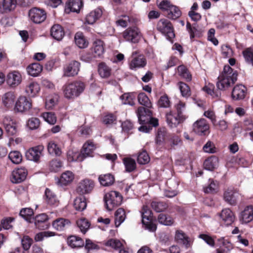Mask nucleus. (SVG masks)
Returning a JSON list of instances; mask_svg holds the SVG:
<instances>
[{
    "label": "nucleus",
    "instance_id": "1",
    "mask_svg": "<svg viewBox=\"0 0 253 253\" xmlns=\"http://www.w3.org/2000/svg\"><path fill=\"white\" fill-rule=\"evenodd\" d=\"M216 83L217 88L224 90L233 84L237 80V73L229 65H225L223 70L218 76Z\"/></svg>",
    "mask_w": 253,
    "mask_h": 253
},
{
    "label": "nucleus",
    "instance_id": "2",
    "mask_svg": "<svg viewBox=\"0 0 253 253\" xmlns=\"http://www.w3.org/2000/svg\"><path fill=\"white\" fill-rule=\"evenodd\" d=\"M84 88V84L79 81L67 83L62 87L64 96L68 99H74L78 97Z\"/></svg>",
    "mask_w": 253,
    "mask_h": 253
},
{
    "label": "nucleus",
    "instance_id": "3",
    "mask_svg": "<svg viewBox=\"0 0 253 253\" xmlns=\"http://www.w3.org/2000/svg\"><path fill=\"white\" fill-rule=\"evenodd\" d=\"M122 201V196L119 192L116 191H111L107 193L104 196L105 206L108 211H112L120 206Z\"/></svg>",
    "mask_w": 253,
    "mask_h": 253
},
{
    "label": "nucleus",
    "instance_id": "4",
    "mask_svg": "<svg viewBox=\"0 0 253 253\" xmlns=\"http://www.w3.org/2000/svg\"><path fill=\"white\" fill-rule=\"evenodd\" d=\"M142 216V222L145 228L150 232L156 230V224L152 221V211L147 205H144L140 211Z\"/></svg>",
    "mask_w": 253,
    "mask_h": 253
},
{
    "label": "nucleus",
    "instance_id": "5",
    "mask_svg": "<svg viewBox=\"0 0 253 253\" xmlns=\"http://www.w3.org/2000/svg\"><path fill=\"white\" fill-rule=\"evenodd\" d=\"M157 29L169 40L175 36L172 25L167 19H161L158 23Z\"/></svg>",
    "mask_w": 253,
    "mask_h": 253
},
{
    "label": "nucleus",
    "instance_id": "6",
    "mask_svg": "<svg viewBox=\"0 0 253 253\" xmlns=\"http://www.w3.org/2000/svg\"><path fill=\"white\" fill-rule=\"evenodd\" d=\"M32 106V100L25 96H20L16 100L14 110L15 111L24 113L28 111Z\"/></svg>",
    "mask_w": 253,
    "mask_h": 253
},
{
    "label": "nucleus",
    "instance_id": "7",
    "mask_svg": "<svg viewBox=\"0 0 253 253\" xmlns=\"http://www.w3.org/2000/svg\"><path fill=\"white\" fill-rule=\"evenodd\" d=\"M193 131L197 134L203 136L208 133L210 126L207 120L204 118L197 120L193 124Z\"/></svg>",
    "mask_w": 253,
    "mask_h": 253
},
{
    "label": "nucleus",
    "instance_id": "8",
    "mask_svg": "<svg viewBox=\"0 0 253 253\" xmlns=\"http://www.w3.org/2000/svg\"><path fill=\"white\" fill-rule=\"evenodd\" d=\"M166 121L170 127H175L183 123L186 119L185 116H179L173 111H169L166 114Z\"/></svg>",
    "mask_w": 253,
    "mask_h": 253
},
{
    "label": "nucleus",
    "instance_id": "9",
    "mask_svg": "<svg viewBox=\"0 0 253 253\" xmlns=\"http://www.w3.org/2000/svg\"><path fill=\"white\" fill-rule=\"evenodd\" d=\"M123 36L126 41L136 43L140 38V31L136 27L127 28L123 32Z\"/></svg>",
    "mask_w": 253,
    "mask_h": 253
},
{
    "label": "nucleus",
    "instance_id": "10",
    "mask_svg": "<svg viewBox=\"0 0 253 253\" xmlns=\"http://www.w3.org/2000/svg\"><path fill=\"white\" fill-rule=\"evenodd\" d=\"M136 112L140 124L146 125L151 121L152 112L149 109L139 107Z\"/></svg>",
    "mask_w": 253,
    "mask_h": 253
},
{
    "label": "nucleus",
    "instance_id": "11",
    "mask_svg": "<svg viewBox=\"0 0 253 253\" xmlns=\"http://www.w3.org/2000/svg\"><path fill=\"white\" fill-rule=\"evenodd\" d=\"M28 174L27 169L24 167L15 169L12 172L11 181L13 183H19L25 180Z\"/></svg>",
    "mask_w": 253,
    "mask_h": 253
},
{
    "label": "nucleus",
    "instance_id": "12",
    "mask_svg": "<svg viewBox=\"0 0 253 253\" xmlns=\"http://www.w3.org/2000/svg\"><path fill=\"white\" fill-rule=\"evenodd\" d=\"M136 54V51H134L132 53V59L129 64L130 69L133 70H135L138 68H143L146 64L145 58L142 55L135 56Z\"/></svg>",
    "mask_w": 253,
    "mask_h": 253
},
{
    "label": "nucleus",
    "instance_id": "13",
    "mask_svg": "<svg viewBox=\"0 0 253 253\" xmlns=\"http://www.w3.org/2000/svg\"><path fill=\"white\" fill-rule=\"evenodd\" d=\"M43 149L42 145L32 147L26 152V157L29 160L37 162L40 160Z\"/></svg>",
    "mask_w": 253,
    "mask_h": 253
},
{
    "label": "nucleus",
    "instance_id": "14",
    "mask_svg": "<svg viewBox=\"0 0 253 253\" xmlns=\"http://www.w3.org/2000/svg\"><path fill=\"white\" fill-rule=\"evenodd\" d=\"M29 16L31 20L35 23H41L46 18V13L43 9L33 8L30 10Z\"/></svg>",
    "mask_w": 253,
    "mask_h": 253
},
{
    "label": "nucleus",
    "instance_id": "15",
    "mask_svg": "<svg viewBox=\"0 0 253 253\" xmlns=\"http://www.w3.org/2000/svg\"><path fill=\"white\" fill-rule=\"evenodd\" d=\"M80 68V63L77 61H72L64 67L63 76L65 77H73L77 75Z\"/></svg>",
    "mask_w": 253,
    "mask_h": 253
},
{
    "label": "nucleus",
    "instance_id": "16",
    "mask_svg": "<svg viewBox=\"0 0 253 253\" xmlns=\"http://www.w3.org/2000/svg\"><path fill=\"white\" fill-rule=\"evenodd\" d=\"M94 186V183L92 180L84 179L79 182L77 191L80 194H88L92 190Z\"/></svg>",
    "mask_w": 253,
    "mask_h": 253
},
{
    "label": "nucleus",
    "instance_id": "17",
    "mask_svg": "<svg viewBox=\"0 0 253 253\" xmlns=\"http://www.w3.org/2000/svg\"><path fill=\"white\" fill-rule=\"evenodd\" d=\"M241 197L240 194L233 188H228L224 193L223 198L225 202L230 205H235L238 200Z\"/></svg>",
    "mask_w": 253,
    "mask_h": 253
},
{
    "label": "nucleus",
    "instance_id": "18",
    "mask_svg": "<svg viewBox=\"0 0 253 253\" xmlns=\"http://www.w3.org/2000/svg\"><path fill=\"white\" fill-rule=\"evenodd\" d=\"M6 81L9 86L14 88L20 84L22 81V77L19 72L14 71L7 74Z\"/></svg>",
    "mask_w": 253,
    "mask_h": 253
},
{
    "label": "nucleus",
    "instance_id": "19",
    "mask_svg": "<svg viewBox=\"0 0 253 253\" xmlns=\"http://www.w3.org/2000/svg\"><path fill=\"white\" fill-rule=\"evenodd\" d=\"M49 217L45 213H42L37 215L35 218V224L37 228L40 230L47 229L49 226L48 222Z\"/></svg>",
    "mask_w": 253,
    "mask_h": 253
},
{
    "label": "nucleus",
    "instance_id": "20",
    "mask_svg": "<svg viewBox=\"0 0 253 253\" xmlns=\"http://www.w3.org/2000/svg\"><path fill=\"white\" fill-rule=\"evenodd\" d=\"M240 221L242 223H248L253 220V206H247L239 216Z\"/></svg>",
    "mask_w": 253,
    "mask_h": 253
},
{
    "label": "nucleus",
    "instance_id": "21",
    "mask_svg": "<svg viewBox=\"0 0 253 253\" xmlns=\"http://www.w3.org/2000/svg\"><path fill=\"white\" fill-rule=\"evenodd\" d=\"M247 88L244 85L237 84L235 85L232 91L231 96L233 99L238 100L245 98Z\"/></svg>",
    "mask_w": 253,
    "mask_h": 253
},
{
    "label": "nucleus",
    "instance_id": "22",
    "mask_svg": "<svg viewBox=\"0 0 253 253\" xmlns=\"http://www.w3.org/2000/svg\"><path fill=\"white\" fill-rule=\"evenodd\" d=\"M219 216L227 226L231 225L234 222L235 219L233 212L228 208L223 209L219 213Z\"/></svg>",
    "mask_w": 253,
    "mask_h": 253
},
{
    "label": "nucleus",
    "instance_id": "23",
    "mask_svg": "<svg viewBox=\"0 0 253 253\" xmlns=\"http://www.w3.org/2000/svg\"><path fill=\"white\" fill-rule=\"evenodd\" d=\"M83 2L81 0H69L66 3L65 10L67 13L70 12H79L83 6Z\"/></svg>",
    "mask_w": 253,
    "mask_h": 253
},
{
    "label": "nucleus",
    "instance_id": "24",
    "mask_svg": "<svg viewBox=\"0 0 253 253\" xmlns=\"http://www.w3.org/2000/svg\"><path fill=\"white\" fill-rule=\"evenodd\" d=\"M16 95L12 91L5 93L2 97V103L7 108L10 109L13 107L15 104Z\"/></svg>",
    "mask_w": 253,
    "mask_h": 253
},
{
    "label": "nucleus",
    "instance_id": "25",
    "mask_svg": "<svg viewBox=\"0 0 253 253\" xmlns=\"http://www.w3.org/2000/svg\"><path fill=\"white\" fill-rule=\"evenodd\" d=\"M40 90L39 84L35 82L28 83L25 87V92L29 97H35Z\"/></svg>",
    "mask_w": 253,
    "mask_h": 253
},
{
    "label": "nucleus",
    "instance_id": "26",
    "mask_svg": "<svg viewBox=\"0 0 253 253\" xmlns=\"http://www.w3.org/2000/svg\"><path fill=\"white\" fill-rule=\"evenodd\" d=\"M44 200L47 204L51 206L56 207L59 204L56 195L48 188H46L45 190Z\"/></svg>",
    "mask_w": 253,
    "mask_h": 253
},
{
    "label": "nucleus",
    "instance_id": "27",
    "mask_svg": "<svg viewBox=\"0 0 253 253\" xmlns=\"http://www.w3.org/2000/svg\"><path fill=\"white\" fill-rule=\"evenodd\" d=\"M50 35L55 40L60 41L62 40L65 35L63 27L59 24H55L50 29Z\"/></svg>",
    "mask_w": 253,
    "mask_h": 253
},
{
    "label": "nucleus",
    "instance_id": "28",
    "mask_svg": "<svg viewBox=\"0 0 253 253\" xmlns=\"http://www.w3.org/2000/svg\"><path fill=\"white\" fill-rule=\"evenodd\" d=\"M104 43L100 40H96L93 43L92 53L97 57H100L104 52Z\"/></svg>",
    "mask_w": 253,
    "mask_h": 253
},
{
    "label": "nucleus",
    "instance_id": "29",
    "mask_svg": "<svg viewBox=\"0 0 253 253\" xmlns=\"http://www.w3.org/2000/svg\"><path fill=\"white\" fill-rule=\"evenodd\" d=\"M67 159L69 162H82L84 159L81 152L73 149L68 151Z\"/></svg>",
    "mask_w": 253,
    "mask_h": 253
},
{
    "label": "nucleus",
    "instance_id": "30",
    "mask_svg": "<svg viewBox=\"0 0 253 253\" xmlns=\"http://www.w3.org/2000/svg\"><path fill=\"white\" fill-rule=\"evenodd\" d=\"M70 225V221L67 219L59 218L52 222L53 227L57 231H62Z\"/></svg>",
    "mask_w": 253,
    "mask_h": 253
},
{
    "label": "nucleus",
    "instance_id": "31",
    "mask_svg": "<svg viewBox=\"0 0 253 253\" xmlns=\"http://www.w3.org/2000/svg\"><path fill=\"white\" fill-rule=\"evenodd\" d=\"M137 96V93L134 92L125 93L123 94L120 98L122 103L130 106H133L135 104V101Z\"/></svg>",
    "mask_w": 253,
    "mask_h": 253
},
{
    "label": "nucleus",
    "instance_id": "32",
    "mask_svg": "<svg viewBox=\"0 0 253 253\" xmlns=\"http://www.w3.org/2000/svg\"><path fill=\"white\" fill-rule=\"evenodd\" d=\"M175 238L178 243L183 245L186 248L190 247L189 238L182 231L177 230L175 232Z\"/></svg>",
    "mask_w": 253,
    "mask_h": 253
},
{
    "label": "nucleus",
    "instance_id": "33",
    "mask_svg": "<svg viewBox=\"0 0 253 253\" xmlns=\"http://www.w3.org/2000/svg\"><path fill=\"white\" fill-rule=\"evenodd\" d=\"M102 14V11L100 8H96L91 11L86 16V22L88 24H93L99 19Z\"/></svg>",
    "mask_w": 253,
    "mask_h": 253
},
{
    "label": "nucleus",
    "instance_id": "34",
    "mask_svg": "<svg viewBox=\"0 0 253 253\" xmlns=\"http://www.w3.org/2000/svg\"><path fill=\"white\" fill-rule=\"evenodd\" d=\"M76 44L80 48L87 47L88 42L82 32H77L74 37Z\"/></svg>",
    "mask_w": 253,
    "mask_h": 253
},
{
    "label": "nucleus",
    "instance_id": "35",
    "mask_svg": "<svg viewBox=\"0 0 253 253\" xmlns=\"http://www.w3.org/2000/svg\"><path fill=\"white\" fill-rule=\"evenodd\" d=\"M95 149V147L92 142L87 141L83 145V149L81 151L84 159L87 157H92V154Z\"/></svg>",
    "mask_w": 253,
    "mask_h": 253
},
{
    "label": "nucleus",
    "instance_id": "36",
    "mask_svg": "<svg viewBox=\"0 0 253 253\" xmlns=\"http://www.w3.org/2000/svg\"><path fill=\"white\" fill-rule=\"evenodd\" d=\"M42 70V66L39 63L31 64L27 68L28 74L33 77L39 76Z\"/></svg>",
    "mask_w": 253,
    "mask_h": 253
},
{
    "label": "nucleus",
    "instance_id": "37",
    "mask_svg": "<svg viewBox=\"0 0 253 253\" xmlns=\"http://www.w3.org/2000/svg\"><path fill=\"white\" fill-rule=\"evenodd\" d=\"M218 164V158L215 156H211L205 161L204 167L208 170H212L217 167Z\"/></svg>",
    "mask_w": 253,
    "mask_h": 253
},
{
    "label": "nucleus",
    "instance_id": "38",
    "mask_svg": "<svg viewBox=\"0 0 253 253\" xmlns=\"http://www.w3.org/2000/svg\"><path fill=\"white\" fill-rule=\"evenodd\" d=\"M68 245L72 248H81L84 246V242L80 238L76 236H71L68 239Z\"/></svg>",
    "mask_w": 253,
    "mask_h": 253
},
{
    "label": "nucleus",
    "instance_id": "39",
    "mask_svg": "<svg viewBox=\"0 0 253 253\" xmlns=\"http://www.w3.org/2000/svg\"><path fill=\"white\" fill-rule=\"evenodd\" d=\"M169 136L166 128H161L159 129L155 139L156 144L158 145L162 144L167 138L168 139Z\"/></svg>",
    "mask_w": 253,
    "mask_h": 253
},
{
    "label": "nucleus",
    "instance_id": "40",
    "mask_svg": "<svg viewBox=\"0 0 253 253\" xmlns=\"http://www.w3.org/2000/svg\"><path fill=\"white\" fill-rule=\"evenodd\" d=\"M115 224L116 227L119 226L125 220L126 215L123 208L118 209L115 213Z\"/></svg>",
    "mask_w": 253,
    "mask_h": 253
},
{
    "label": "nucleus",
    "instance_id": "41",
    "mask_svg": "<svg viewBox=\"0 0 253 253\" xmlns=\"http://www.w3.org/2000/svg\"><path fill=\"white\" fill-rule=\"evenodd\" d=\"M74 179V174L71 171H66L60 177L59 181L61 184L66 185L71 183Z\"/></svg>",
    "mask_w": 253,
    "mask_h": 253
},
{
    "label": "nucleus",
    "instance_id": "42",
    "mask_svg": "<svg viewBox=\"0 0 253 253\" xmlns=\"http://www.w3.org/2000/svg\"><path fill=\"white\" fill-rule=\"evenodd\" d=\"M181 15V12L176 5L171 6V8L167 12V16L168 18L175 20Z\"/></svg>",
    "mask_w": 253,
    "mask_h": 253
},
{
    "label": "nucleus",
    "instance_id": "43",
    "mask_svg": "<svg viewBox=\"0 0 253 253\" xmlns=\"http://www.w3.org/2000/svg\"><path fill=\"white\" fill-rule=\"evenodd\" d=\"M47 150L50 154L56 156H59L62 153L61 149L53 141H50L48 142Z\"/></svg>",
    "mask_w": 253,
    "mask_h": 253
},
{
    "label": "nucleus",
    "instance_id": "44",
    "mask_svg": "<svg viewBox=\"0 0 253 253\" xmlns=\"http://www.w3.org/2000/svg\"><path fill=\"white\" fill-rule=\"evenodd\" d=\"M98 179L100 184L104 186H110L113 184L114 182V176L109 173L101 175Z\"/></svg>",
    "mask_w": 253,
    "mask_h": 253
},
{
    "label": "nucleus",
    "instance_id": "45",
    "mask_svg": "<svg viewBox=\"0 0 253 253\" xmlns=\"http://www.w3.org/2000/svg\"><path fill=\"white\" fill-rule=\"evenodd\" d=\"M86 205V200L84 197H77L74 200V206L75 209L77 211H84L85 209Z\"/></svg>",
    "mask_w": 253,
    "mask_h": 253
},
{
    "label": "nucleus",
    "instance_id": "46",
    "mask_svg": "<svg viewBox=\"0 0 253 253\" xmlns=\"http://www.w3.org/2000/svg\"><path fill=\"white\" fill-rule=\"evenodd\" d=\"M59 96L56 94H51L46 98L45 106L48 109H52L54 107L58 101Z\"/></svg>",
    "mask_w": 253,
    "mask_h": 253
},
{
    "label": "nucleus",
    "instance_id": "47",
    "mask_svg": "<svg viewBox=\"0 0 253 253\" xmlns=\"http://www.w3.org/2000/svg\"><path fill=\"white\" fill-rule=\"evenodd\" d=\"M98 71L99 75L103 78L109 77L111 74L110 68L104 63L99 64Z\"/></svg>",
    "mask_w": 253,
    "mask_h": 253
},
{
    "label": "nucleus",
    "instance_id": "48",
    "mask_svg": "<svg viewBox=\"0 0 253 253\" xmlns=\"http://www.w3.org/2000/svg\"><path fill=\"white\" fill-rule=\"evenodd\" d=\"M41 122L39 119L32 117L29 119L26 122V126L30 130H36L40 126Z\"/></svg>",
    "mask_w": 253,
    "mask_h": 253
},
{
    "label": "nucleus",
    "instance_id": "49",
    "mask_svg": "<svg viewBox=\"0 0 253 253\" xmlns=\"http://www.w3.org/2000/svg\"><path fill=\"white\" fill-rule=\"evenodd\" d=\"M137 99L139 103L147 108L152 107V103L146 94L144 92H141L137 94Z\"/></svg>",
    "mask_w": 253,
    "mask_h": 253
},
{
    "label": "nucleus",
    "instance_id": "50",
    "mask_svg": "<svg viewBox=\"0 0 253 253\" xmlns=\"http://www.w3.org/2000/svg\"><path fill=\"white\" fill-rule=\"evenodd\" d=\"M123 163L125 166L126 170L127 172H131L136 168V163L134 159L130 158L123 159Z\"/></svg>",
    "mask_w": 253,
    "mask_h": 253
},
{
    "label": "nucleus",
    "instance_id": "51",
    "mask_svg": "<svg viewBox=\"0 0 253 253\" xmlns=\"http://www.w3.org/2000/svg\"><path fill=\"white\" fill-rule=\"evenodd\" d=\"M214 86L212 84H209L203 87V90L211 95L213 98L219 99L221 96L220 91H214Z\"/></svg>",
    "mask_w": 253,
    "mask_h": 253
},
{
    "label": "nucleus",
    "instance_id": "52",
    "mask_svg": "<svg viewBox=\"0 0 253 253\" xmlns=\"http://www.w3.org/2000/svg\"><path fill=\"white\" fill-rule=\"evenodd\" d=\"M167 142L169 144V146L171 149H174L176 146H179L181 144V141L179 137L176 135H169Z\"/></svg>",
    "mask_w": 253,
    "mask_h": 253
},
{
    "label": "nucleus",
    "instance_id": "53",
    "mask_svg": "<svg viewBox=\"0 0 253 253\" xmlns=\"http://www.w3.org/2000/svg\"><path fill=\"white\" fill-rule=\"evenodd\" d=\"M158 220L160 224L166 226H170L173 223V220L170 216L163 213L159 215Z\"/></svg>",
    "mask_w": 253,
    "mask_h": 253
},
{
    "label": "nucleus",
    "instance_id": "54",
    "mask_svg": "<svg viewBox=\"0 0 253 253\" xmlns=\"http://www.w3.org/2000/svg\"><path fill=\"white\" fill-rule=\"evenodd\" d=\"M177 71L178 75L187 81H190L191 80V75L184 66H179L177 68Z\"/></svg>",
    "mask_w": 253,
    "mask_h": 253
},
{
    "label": "nucleus",
    "instance_id": "55",
    "mask_svg": "<svg viewBox=\"0 0 253 253\" xmlns=\"http://www.w3.org/2000/svg\"><path fill=\"white\" fill-rule=\"evenodd\" d=\"M8 158L13 164H18L21 162L22 156L19 151H14L9 153Z\"/></svg>",
    "mask_w": 253,
    "mask_h": 253
},
{
    "label": "nucleus",
    "instance_id": "56",
    "mask_svg": "<svg viewBox=\"0 0 253 253\" xmlns=\"http://www.w3.org/2000/svg\"><path fill=\"white\" fill-rule=\"evenodd\" d=\"M151 206L152 208L158 212L165 211L168 207L167 204L163 202L153 201Z\"/></svg>",
    "mask_w": 253,
    "mask_h": 253
},
{
    "label": "nucleus",
    "instance_id": "57",
    "mask_svg": "<svg viewBox=\"0 0 253 253\" xmlns=\"http://www.w3.org/2000/svg\"><path fill=\"white\" fill-rule=\"evenodd\" d=\"M55 235V233L51 231H46L39 232L36 234L35 240L36 242L42 241L44 238L52 237Z\"/></svg>",
    "mask_w": 253,
    "mask_h": 253
},
{
    "label": "nucleus",
    "instance_id": "58",
    "mask_svg": "<svg viewBox=\"0 0 253 253\" xmlns=\"http://www.w3.org/2000/svg\"><path fill=\"white\" fill-rule=\"evenodd\" d=\"M16 4V0H3L2 7L3 11H11Z\"/></svg>",
    "mask_w": 253,
    "mask_h": 253
},
{
    "label": "nucleus",
    "instance_id": "59",
    "mask_svg": "<svg viewBox=\"0 0 253 253\" xmlns=\"http://www.w3.org/2000/svg\"><path fill=\"white\" fill-rule=\"evenodd\" d=\"M42 117L49 124L54 125L56 122V117L53 113L45 112L42 114Z\"/></svg>",
    "mask_w": 253,
    "mask_h": 253
},
{
    "label": "nucleus",
    "instance_id": "60",
    "mask_svg": "<svg viewBox=\"0 0 253 253\" xmlns=\"http://www.w3.org/2000/svg\"><path fill=\"white\" fill-rule=\"evenodd\" d=\"M77 224L82 232L85 233L89 227L90 223L85 218H82L77 221Z\"/></svg>",
    "mask_w": 253,
    "mask_h": 253
},
{
    "label": "nucleus",
    "instance_id": "61",
    "mask_svg": "<svg viewBox=\"0 0 253 253\" xmlns=\"http://www.w3.org/2000/svg\"><path fill=\"white\" fill-rule=\"evenodd\" d=\"M243 54L246 62L253 66V51L251 48H247L243 52Z\"/></svg>",
    "mask_w": 253,
    "mask_h": 253
},
{
    "label": "nucleus",
    "instance_id": "62",
    "mask_svg": "<svg viewBox=\"0 0 253 253\" xmlns=\"http://www.w3.org/2000/svg\"><path fill=\"white\" fill-rule=\"evenodd\" d=\"M178 85L181 93L183 96L188 97L191 95L190 87L187 84L180 82L178 83Z\"/></svg>",
    "mask_w": 253,
    "mask_h": 253
},
{
    "label": "nucleus",
    "instance_id": "63",
    "mask_svg": "<svg viewBox=\"0 0 253 253\" xmlns=\"http://www.w3.org/2000/svg\"><path fill=\"white\" fill-rule=\"evenodd\" d=\"M150 161V157L145 151L139 153L137 156V162L140 165H145L149 163Z\"/></svg>",
    "mask_w": 253,
    "mask_h": 253
},
{
    "label": "nucleus",
    "instance_id": "64",
    "mask_svg": "<svg viewBox=\"0 0 253 253\" xmlns=\"http://www.w3.org/2000/svg\"><path fill=\"white\" fill-rule=\"evenodd\" d=\"M158 105L160 107L169 108L170 106V102L168 96L165 94L161 96L158 102Z\"/></svg>",
    "mask_w": 253,
    "mask_h": 253
}]
</instances>
